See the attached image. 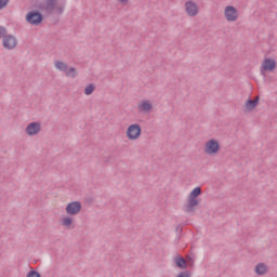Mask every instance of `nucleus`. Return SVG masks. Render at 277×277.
<instances>
[{"mask_svg":"<svg viewBox=\"0 0 277 277\" xmlns=\"http://www.w3.org/2000/svg\"><path fill=\"white\" fill-rule=\"evenodd\" d=\"M8 36V29L3 26H0V39L5 38Z\"/></svg>","mask_w":277,"mask_h":277,"instance_id":"nucleus-22","label":"nucleus"},{"mask_svg":"<svg viewBox=\"0 0 277 277\" xmlns=\"http://www.w3.org/2000/svg\"><path fill=\"white\" fill-rule=\"evenodd\" d=\"M194 267V258L193 256H187L186 258V267Z\"/></svg>","mask_w":277,"mask_h":277,"instance_id":"nucleus-21","label":"nucleus"},{"mask_svg":"<svg viewBox=\"0 0 277 277\" xmlns=\"http://www.w3.org/2000/svg\"><path fill=\"white\" fill-rule=\"evenodd\" d=\"M202 194V188L200 187H196L194 188L190 194L188 195V198H193L195 200H198V196H200Z\"/></svg>","mask_w":277,"mask_h":277,"instance_id":"nucleus-18","label":"nucleus"},{"mask_svg":"<svg viewBox=\"0 0 277 277\" xmlns=\"http://www.w3.org/2000/svg\"><path fill=\"white\" fill-rule=\"evenodd\" d=\"M262 72H274L276 70V61L272 58H265L262 63Z\"/></svg>","mask_w":277,"mask_h":277,"instance_id":"nucleus-9","label":"nucleus"},{"mask_svg":"<svg viewBox=\"0 0 277 277\" xmlns=\"http://www.w3.org/2000/svg\"><path fill=\"white\" fill-rule=\"evenodd\" d=\"M142 135V126L138 123H133L128 127L127 129V137L128 140H140V136Z\"/></svg>","mask_w":277,"mask_h":277,"instance_id":"nucleus-3","label":"nucleus"},{"mask_svg":"<svg viewBox=\"0 0 277 277\" xmlns=\"http://www.w3.org/2000/svg\"><path fill=\"white\" fill-rule=\"evenodd\" d=\"M175 265L179 269H187V261L183 256L175 258Z\"/></svg>","mask_w":277,"mask_h":277,"instance_id":"nucleus-14","label":"nucleus"},{"mask_svg":"<svg viewBox=\"0 0 277 277\" xmlns=\"http://www.w3.org/2000/svg\"><path fill=\"white\" fill-rule=\"evenodd\" d=\"M120 1V3H122L123 5L126 4V3H129V0H119Z\"/></svg>","mask_w":277,"mask_h":277,"instance_id":"nucleus-27","label":"nucleus"},{"mask_svg":"<svg viewBox=\"0 0 277 277\" xmlns=\"http://www.w3.org/2000/svg\"><path fill=\"white\" fill-rule=\"evenodd\" d=\"M260 97L256 96L254 100L248 98L245 103V110L254 111L259 105Z\"/></svg>","mask_w":277,"mask_h":277,"instance_id":"nucleus-11","label":"nucleus"},{"mask_svg":"<svg viewBox=\"0 0 277 277\" xmlns=\"http://www.w3.org/2000/svg\"><path fill=\"white\" fill-rule=\"evenodd\" d=\"M225 18L228 23H235L239 18V12L235 6L228 5L225 8Z\"/></svg>","mask_w":277,"mask_h":277,"instance_id":"nucleus-5","label":"nucleus"},{"mask_svg":"<svg viewBox=\"0 0 277 277\" xmlns=\"http://www.w3.org/2000/svg\"><path fill=\"white\" fill-rule=\"evenodd\" d=\"M26 277H42L38 271H30Z\"/></svg>","mask_w":277,"mask_h":277,"instance_id":"nucleus-23","label":"nucleus"},{"mask_svg":"<svg viewBox=\"0 0 277 277\" xmlns=\"http://www.w3.org/2000/svg\"><path fill=\"white\" fill-rule=\"evenodd\" d=\"M192 276V273H189V271H184V272H181L177 277H190Z\"/></svg>","mask_w":277,"mask_h":277,"instance_id":"nucleus-25","label":"nucleus"},{"mask_svg":"<svg viewBox=\"0 0 277 277\" xmlns=\"http://www.w3.org/2000/svg\"><path fill=\"white\" fill-rule=\"evenodd\" d=\"M26 21L29 23V25H35L38 27V25H42V21H44V15L38 10H32L26 14Z\"/></svg>","mask_w":277,"mask_h":277,"instance_id":"nucleus-2","label":"nucleus"},{"mask_svg":"<svg viewBox=\"0 0 277 277\" xmlns=\"http://www.w3.org/2000/svg\"><path fill=\"white\" fill-rule=\"evenodd\" d=\"M255 274H258V276H265V274H267V265H265V263H259L255 266Z\"/></svg>","mask_w":277,"mask_h":277,"instance_id":"nucleus-13","label":"nucleus"},{"mask_svg":"<svg viewBox=\"0 0 277 277\" xmlns=\"http://www.w3.org/2000/svg\"><path fill=\"white\" fill-rule=\"evenodd\" d=\"M65 211L67 215H77L81 212V203L79 201L69 202L66 206Z\"/></svg>","mask_w":277,"mask_h":277,"instance_id":"nucleus-8","label":"nucleus"},{"mask_svg":"<svg viewBox=\"0 0 277 277\" xmlns=\"http://www.w3.org/2000/svg\"><path fill=\"white\" fill-rule=\"evenodd\" d=\"M8 3H10V0H0V10L8 8Z\"/></svg>","mask_w":277,"mask_h":277,"instance_id":"nucleus-24","label":"nucleus"},{"mask_svg":"<svg viewBox=\"0 0 277 277\" xmlns=\"http://www.w3.org/2000/svg\"><path fill=\"white\" fill-rule=\"evenodd\" d=\"M16 44H18V41L13 35H6L2 40V47H4V49H6L8 51L16 49Z\"/></svg>","mask_w":277,"mask_h":277,"instance_id":"nucleus-6","label":"nucleus"},{"mask_svg":"<svg viewBox=\"0 0 277 277\" xmlns=\"http://www.w3.org/2000/svg\"><path fill=\"white\" fill-rule=\"evenodd\" d=\"M185 10L188 16H196L198 14V5L194 1H187Z\"/></svg>","mask_w":277,"mask_h":277,"instance_id":"nucleus-10","label":"nucleus"},{"mask_svg":"<svg viewBox=\"0 0 277 277\" xmlns=\"http://www.w3.org/2000/svg\"><path fill=\"white\" fill-rule=\"evenodd\" d=\"M79 75V71H77V68L75 67H67V70L65 71L66 77H70L71 79H76Z\"/></svg>","mask_w":277,"mask_h":277,"instance_id":"nucleus-15","label":"nucleus"},{"mask_svg":"<svg viewBox=\"0 0 277 277\" xmlns=\"http://www.w3.org/2000/svg\"><path fill=\"white\" fill-rule=\"evenodd\" d=\"M40 10H42L45 14H56L62 15L64 14V4L57 2V0H45L44 4H41Z\"/></svg>","mask_w":277,"mask_h":277,"instance_id":"nucleus-1","label":"nucleus"},{"mask_svg":"<svg viewBox=\"0 0 277 277\" xmlns=\"http://www.w3.org/2000/svg\"><path fill=\"white\" fill-rule=\"evenodd\" d=\"M198 205H200V201H198V199L188 197V203L185 208L186 213H194V211H196V207H198Z\"/></svg>","mask_w":277,"mask_h":277,"instance_id":"nucleus-12","label":"nucleus"},{"mask_svg":"<svg viewBox=\"0 0 277 277\" xmlns=\"http://www.w3.org/2000/svg\"><path fill=\"white\" fill-rule=\"evenodd\" d=\"M42 131V124L38 121L30 122L26 127V134L29 136L38 135Z\"/></svg>","mask_w":277,"mask_h":277,"instance_id":"nucleus-7","label":"nucleus"},{"mask_svg":"<svg viewBox=\"0 0 277 277\" xmlns=\"http://www.w3.org/2000/svg\"><path fill=\"white\" fill-rule=\"evenodd\" d=\"M206 155H217L220 153V142L215 138L209 140L205 145Z\"/></svg>","mask_w":277,"mask_h":277,"instance_id":"nucleus-4","label":"nucleus"},{"mask_svg":"<svg viewBox=\"0 0 277 277\" xmlns=\"http://www.w3.org/2000/svg\"><path fill=\"white\" fill-rule=\"evenodd\" d=\"M62 224L66 228H70V226H72V217L66 216V217L62 219Z\"/></svg>","mask_w":277,"mask_h":277,"instance_id":"nucleus-20","label":"nucleus"},{"mask_svg":"<svg viewBox=\"0 0 277 277\" xmlns=\"http://www.w3.org/2000/svg\"><path fill=\"white\" fill-rule=\"evenodd\" d=\"M54 65H55V68H57V70H61V72L66 74V70H68V64H66L62 61H55Z\"/></svg>","mask_w":277,"mask_h":277,"instance_id":"nucleus-16","label":"nucleus"},{"mask_svg":"<svg viewBox=\"0 0 277 277\" xmlns=\"http://www.w3.org/2000/svg\"><path fill=\"white\" fill-rule=\"evenodd\" d=\"M94 90H96V85H94V83H90L89 85H87L84 88V94L87 96H90V94H92L94 92Z\"/></svg>","mask_w":277,"mask_h":277,"instance_id":"nucleus-19","label":"nucleus"},{"mask_svg":"<svg viewBox=\"0 0 277 277\" xmlns=\"http://www.w3.org/2000/svg\"><path fill=\"white\" fill-rule=\"evenodd\" d=\"M175 230H176V233H183V226L177 225Z\"/></svg>","mask_w":277,"mask_h":277,"instance_id":"nucleus-26","label":"nucleus"},{"mask_svg":"<svg viewBox=\"0 0 277 277\" xmlns=\"http://www.w3.org/2000/svg\"><path fill=\"white\" fill-rule=\"evenodd\" d=\"M140 111H150L153 109V104L148 101H144L141 105H138Z\"/></svg>","mask_w":277,"mask_h":277,"instance_id":"nucleus-17","label":"nucleus"}]
</instances>
